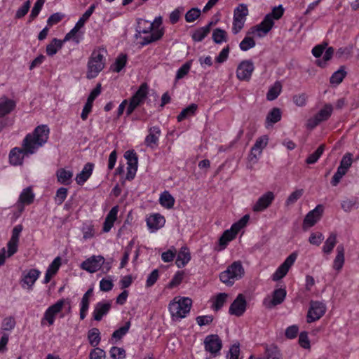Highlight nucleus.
<instances>
[{
    "label": "nucleus",
    "instance_id": "1",
    "mask_svg": "<svg viewBox=\"0 0 359 359\" xmlns=\"http://www.w3.org/2000/svg\"><path fill=\"white\" fill-rule=\"evenodd\" d=\"M50 130L47 125H40L32 133L27 134L22 141V147H15L10 151L9 161L13 165L22 164L25 156L34 154L48 141Z\"/></svg>",
    "mask_w": 359,
    "mask_h": 359
},
{
    "label": "nucleus",
    "instance_id": "2",
    "mask_svg": "<svg viewBox=\"0 0 359 359\" xmlns=\"http://www.w3.org/2000/svg\"><path fill=\"white\" fill-rule=\"evenodd\" d=\"M244 269L240 262H234L224 271L219 274L220 280L227 285H232L234 282L243 277Z\"/></svg>",
    "mask_w": 359,
    "mask_h": 359
},
{
    "label": "nucleus",
    "instance_id": "3",
    "mask_svg": "<svg viewBox=\"0 0 359 359\" xmlns=\"http://www.w3.org/2000/svg\"><path fill=\"white\" fill-rule=\"evenodd\" d=\"M105 59L104 55L99 51H93L88 60L86 77L88 79L95 78L104 69Z\"/></svg>",
    "mask_w": 359,
    "mask_h": 359
},
{
    "label": "nucleus",
    "instance_id": "4",
    "mask_svg": "<svg viewBox=\"0 0 359 359\" xmlns=\"http://www.w3.org/2000/svg\"><path fill=\"white\" fill-rule=\"evenodd\" d=\"M192 300L189 297H183L176 301V298L169 304V311L172 318H182L189 313Z\"/></svg>",
    "mask_w": 359,
    "mask_h": 359
},
{
    "label": "nucleus",
    "instance_id": "5",
    "mask_svg": "<svg viewBox=\"0 0 359 359\" xmlns=\"http://www.w3.org/2000/svg\"><path fill=\"white\" fill-rule=\"evenodd\" d=\"M66 302L69 304V301L65 299H59L54 304L49 306L45 311L43 317L41 319V325H44L45 321L48 322L49 325H53L55 322V316L62 311Z\"/></svg>",
    "mask_w": 359,
    "mask_h": 359
},
{
    "label": "nucleus",
    "instance_id": "6",
    "mask_svg": "<svg viewBox=\"0 0 359 359\" xmlns=\"http://www.w3.org/2000/svg\"><path fill=\"white\" fill-rule=\"evenodd\" d=\"M203 344L205 351L210 353L213 357L219 355L222 348V341L217 334L206 336Z\"/></svg>",
    "mask_w": 359,
    "mask_h": 359
},
{
    "label": "nucleus",
    "instance_id": "7",
    "mask_svg": "<svg viewBox=\"0 0 359 359\" xmlns=\"http://www.w3.org/2000/svg\"><path fill=\"white\" fill-rule=\"evenodd\" d=\"M326 306L324 303L318 301H311L307 314V322L312 323L319 320L325 313Z\"/></svg>",
    "mask_w": 359,
    "mask_h": 359
},
{
    "label": "nucleus",
    "instance_id": "8",
    "mask_svg": "<svg viewBox=\"0 0 359 359\" xmlns=\"http://www.w3.org/2000/svg\"><path fill=\"white\" fill-rule=\"evenodd\" d=\"M127 160V174L126 179L132 180L134 179L137 170L138 158L137 154L133 150H128L124 154Z\"/></svg>",
    "mask_w": 359,
    "mask_h": 359
},
{
    "label": "nucleus",
    "instance_id": "9",
    "mask_svg": "<svg viewBox=\"0 0 359 359\" xmlns=\"http://www.w3.org/2000/svg\"><path fill=\"white\" fill-rule=\"evenodd\" d=\"M95 4H92L88 10L82 15L78 22L76 23L74 27L67 33L65 38L64 41H67L75 36L79 30L83 27L85 22L89 19L95 9Z\"/></svg>",
    "mask_w": 359,
    "mask_h": 359
},
{
    "label": "nucleus",
    "instance_id": "10",
    "mask_svg": "<svg viewBox=\"0 0 359 359\" xmlns=\"http://www.w3.org/2000/svg\"><path fill=\"white\" fill-rule=\"evenodd\" d=\"M255 69V66L250 60L242 61L236 69V76L240 81H249Z\"/></svg>",
    "mask_w": 359,
    "mask_h": 359
},
{
    "label": "nucleus",
    "instance_id": "11",
    "mask_svg": "<svg viewBox=\"0 0 359 359\" xmlns=\"http://www.w3.org/2000/svg\"><path fill=\"white\" fill-rule=\"evenodd\" d=\"M323 212V206L318 205L313 210L309 211L303 222V229L307 230L314 226L321 218Z\"/></svg>",
    "mask_w": 359,
    "mask_h": 359
},
{
    "label": "nucleus",
    "instance_id": "12",
    "mask_svg": "<svg viewBox=\"0 0 359 359\" xmlns=\"http://www.w3.org/2000/svg\"><path fill=\"white\" fill-rule=\"evenodd\" d=\"M297 255L296 252L290 254L284 262L277 269L276 272L273 274L272 279L274 281H277L283 278L288 272L290 268L293 265Z\"/></svg>",
    "mask_w": 359,
    "mask_h": 359
},
{
    "label": "nucleus",
    "instance_id": "13",
    "mask_svg": "<svg viewBox=\"0 0 359 359\" xmlns=\"http://www.w3.org/2000/svg\"><path fill=\"white\" fill-rule=\"evenodd\" d=\"M102 264H104V257L93 255L81 263V268L93 273L100 269Z\"/></svg>",
    "mask_w": 359,
    "mask_h": 359
},
{
    "label": "nucleus",
    "instance_id": "14",
    "mask_svg": "<svg viewBox=\"0 0 359 359\" xmlns=\"http://www.w3.org/2000/svg\"><path fill=\"white\" fill-rule=\"evenodd\" d=\"M275 199V195L272 191H267L262 195L253 205V212H260L269 208Z\"/></svg>",
    "mask_w": 359,
    "mask_h": 359
},
{
    "label": "nucleus",
    "instance_id": "15",
    "mask_svg": "<svg viewBox=\"0 0 359 359\" xmlns=\"http://www.w3.org/2000/svg\"><path fill=\"white\" fill-rule=\"evenodd\" d=\"M22 229V226L18 224L14 226L12 230L11 237L7 243L8 257L13 256L18 251L20 236Z\"/></svg>",
    "mask_w": 359,
    "mask_h": 359
},
{
    "label": "nucleus",
    "instance_id": "16",
    "mask_svg": "<svg viewBox=\"0 0 359 359\" xmlns=\"http://www.w3.org/2000/svg\"><path fill=\"white\" fill-rule=\"evenodd\" d=\"M101 93V84L98 83L96 87L91 91L89 96L88 97L87 101L83 108L81 118L82 120L85 121L87 119L88 114L92 111L93 103L95 98L100 94Z\"/></svg>",
    "mask_w": 359,
    "mask_h": 359
},
{
    "label": "nucleus",
    "instance_id": "17",
    "mask_svg": "<svg viewBox=\"0 0 359 359\" xmlns=\"http://www.w3.org/2000/svg\"><path fill=\"white\" fill-rule=\"evenodd\" d=\"M269 138L266 135L259 137L257 139L252 146L249 156L250 161L257 162L258 157L261 155L262 150L266 147Z\"/></svg>",
    "mask_w": 359,
    "mask_h": 359
},
{
    "label": "nucleus",
    "instance_id": "18",
    "mask_svg": "<svg viewBox=\"0 0 359 359\" xmlns=\"http://www.w3.org/2000/svg\"><path fill=\"white\" fill-rule=\"evenodd\" d=\"M246 300L243 294H239L231 304L229 313L236 316H241L246 310Z\"/></svg>",
    "mask_w": 359,
    "mask_h": 359
},
{
    "label": "nucleus",
    "instance_id": "19",
    "mask_svg": "<svg viewBox=\"0 0 359 359\" xmlns=\"http://www.w3.org/2000/svg\"><path fill=\"white\" fill-rule=\"evenodd\" d=\"M274 25L271 15H266L262 22L252 28L251 33H257L258 36L262 37L266 34Z\"/></svg>",
    "mask_w": 359,
    "mask_h": 359
},
{
    "label": "nucleus",
    "instance_id": "20",
    "mask_svg": "<svg viewBox=\"0 0 359 359\" xmlns=\"http://www.w3.org/2000/svg\"><path fill=\"white\" fill-rule=\"evenodd\" d=\"M286 290L283 288L276 289L273 291L272 298H265L264 300V304L269 309L280 304L285 299Z\"/></svg>",
    "mask_w": 359,
    "mask_h": 359
},
{
    "label": "nucleus",
    "instance_id": "21",
    "mask_svg": "<svg viewBox=\"0 0 359 359\" xmlns=\"http://www.w3.org/2000/svg\"><path fill=\"white\" fill-rule=\"evenodd\" d=\"M16 103L14 100L6 96L0 97V118L10 114L15 108Z\"/></svg>",
    "mask_w": 359,
    "mask_h": 359
},
{
    "label": "nucleus",
    "instance_id": "22",
    "mask_svg": "<svg viewBox=\"0 0 359 359\" xmlns=\"http://www.w3.org/2000/svg\"><path fill=\"white\" fill-rule=\"evenodd\" d=\"M148 94V86L146 83H143L140 85L139 89L132 96L130 101L134 103L135 105L139 107L141 105Z\"/></svg>",
    "mask_w": 359,
    "mask_h": 359
},
{
    "label": "nucleus",
    "instance_id": "23",
    "mask_svg": "<svg viewBox=\"0 0 359 359\" xmlns=\"http://www.w3.org/2000/svg\"><path fill=\"white\" fill-rule=\"evenodd\" d=\"M164 224L165 219L159 214H154L147 219V224L152 232L162 227Z\"/></svg>",
    "mask_w": 359,
    "mask_h": 359
},
{
    "label": "nucleus",
    "instance_id": "24",
    "mask_svg": "<svg viewBox=\"0 0 359 359\" xmlns=\"http://www.w3.org/2000/svg\"><path fill=\"white\" fill-rule=\"evenodd\" d=\"M94 164L92 163H87L81 172L77 174L76 177V182L79 185H83L91 176Z\"/></svg>",
    "mask_w": 359,
    "mask_h": 359
},
{
    "label": "nucleus",
    "instance_id": "25",
    "mask_svg": "<svg viewBox=\"0 0 359 359\" xmlns=\"http://www.w3.org/2000/svg\"><path fill=\"white\" fill-rule=\"evenodd\" d=\"M60 265L61 258L60 257H55L46 270L43 283L47 284L50 282L51 278L57 272Z\"/></svg>",
    "mask_w": 359,
    "mask_h": 359
},
{
    "label": "nucleus",
    "instance_id": "26",
    "mask_svg": "<svg viewBox=\"0 0 359 359\" xmlns=\"http://www.w3.org/2000/svg\"><path fill=\"white\" fill-rule=\"evenodd\" d=\"M239 231L232 225L230 229L226 230L219 239V245L221 246L219 250L224 249L228 243L232 241Z\"/></svg>",
    "mask_w": 359,
    "mask_h": 359
},
{
    "label": "nucleus",
    "instance_id": "27",
    "mask_svg": "<svg viewBox=\"0 0 359 359\" xmlns=\"http://www.w3.org/2000/svg\"><path fill=\"white\" fill-rule=\"evenodd\" d=\"M111 309V303L98 302L93 311V318L95 320L100 321L102 317L106 315Z\"/></svg>",
    "mask_w": 359,
    "mask_h": 359
},
{
    "label": "nucleus",
    "instance_id": "28",
    "mask_svg": "<svg viewBox=\"0 0 359 359\" xmlns=\"http://www.w3.org/2000/svg\"><path fill=\"white\" fill-rule=\"evenodd\" d=\"M161 130L158 127H151L149 130V135L145 138V144L147 147L154 148L157 144Z\"/></svg>",
    "mask_w": 359,
    "mask_h": 359
},
{
    "label": "nucleus",
    "instance_id": "29",
    "mask_svg": "<svg viewBox=\"0 0 359 359\" xmlns=\"http://www.w3.org/2000/svg\"><path fill=\"white\" fill-rule=\"evenodd\" d=\"M191 259V254L187 246H182L177 254L176 265L178 268L184 267Z\"/></svg>",
    "mask_w": 359,
    "mask_h": 359
},
{
    "label": "nucleus",
    "instance_id": "30",
    "mask_svg": "<svg viewBox=\"0 0 359 359\" xmlns=\"http://www.w3.org/2000/svg\"><path fill=\"white\" fill-rule=\"evenodd\" d=\"M39 275L40 271L39 270L34 269H30L27 273H23L22 281L28 286L29 289H32Z\"/></svg>",
    "mask_w": 359,
    "mask_h": 359
},
{
    "label": "nucleus",
    "instance_id": "31",
    "mask_svg": "<svg viewBox=\"0 0 359 359\" xmlns=\"http://www.w3.org/2000/svg\"><path fill=\"white\" fill-rule=\"evenodd\" d=\"M344 247L343 245H339L337 247V255L333 262V268L337 271H340L344 264Z\"/></svg>",
    "mask_w": 359,
    "mask_h": 359
},
{
    "label": "nucleus",
    "instance_id": "32",
    "mask_svg": "<svg viewBox=\"0 0 359 359\" xmlns=\"http://www.w3.org/2000/svg\"><path fill=\"white\" fill-rule=\"evenodd\" d=\"M56 176L57 181L62 184L68 185L72 182L73 172L70 170H67L65 168H60L57 170Z\"/></svg>",
    "mask_w": 359,
    "mask_h": 359
},
{
    "label": "nucleus",
    "instance_id": "33",
    "mask_svg": "<svg viewBox=\"0 0 359 359\" xmlns=\"http://www.w3.org/2000/svg\"><path fill=\"white\" fill-rule=\"evenodd\" d=\"M281 119V111L279 108H273L267 114L266 118V127L272 126L274 123Z\"/></svg>",
    "mask_w": 359,
    "mask_h": 359
},
{
    "label": "nucleus",
    "instance_id": "34",
    "mask_svg": "<svg viewBox=\"0 0 359 359\" xmlns=\"http://www.w3.org/2000/svg\"><path fill=\"white\" fill-rule=\"evenodd\" d=\"M63 40H59L56 38L53 39L51 42L46 46V53L49 56H53L57 53V50L62 48Z\"/></svg>",
    "mask_w": 359,
    "mask_h": 359
},
{
    "label": "nucleus",
    "instance_id": "35",
    "mask_svg": "<svg viewBox=\"0 0 359 359\" xmlns=\"http://www.w3.org/2000/svg\"><path fill=\"white\" fill-rule=\"evenodd\" d=\"M337 244V235L334 233H330L326 239L323 247V252L325 254L330 255Z\"/></svg>",
    "mask_w": 359,
    "mask_h": 359
},
{
    "label": "nucleus",
    "instance_id": "36",
    "mask_svg": "<svg viewBox=\"0 0 359 359\" xmlns=\"http://www.w3.org/2000/svg\"><path fill=\"white\" fill-rule=\"evenodd\" d=\"M163 35V32L160 29L153 31L150 35L142 38V41L140 42L142 46H146L154 41L160 39Z\"/></svg>",
    "mask_w": 359,
    "mask_h": 359
},
{
    "label": "nucleus",
    "instance_id": "37",
    "mask_svg": "<svg viewBox=\"0 0 359 359\" xmlns=\"http://www.w3.org/2000/svg\"><path fill=\"white\" fill-rule=\"evenodd\" d=\"M154 29V23H151L147 20H140L138 22V25L137 27V34L135 35L136 38L141 34H149Z\"/></svg>",
    "mask_w": 359,
    "mask_h": 359
},
{
    "label": "nucleus",
    "instance_id": "38",
    "mask_svg": "<svg viewBox=\"0 0 359 359\" xmlns=\"http://www.w3.org/2000/svg\"><path fill=\"white\" fill-rule=\"evenodd\" d=\"M160 204L168 209L172 208L175 203V198L167 191L163 192L159 198Z\"/></svg>",
    "mask_w": 359,
    "mask_h": 359
},
{
    "label": "nucleus",
    "instance_id": "39",
    "mask_svg": "<svg viewBox=\"0 0 359 359\" xmlns=\"http://www.w3.org/2000/svg\"><path fill=\"white\" fill-rule=\"evenodd\" d=\"M88 339L92 346L97 347L101 341L100 330L95 327L90 329L88 332Z\"/></svg>",
    "mask_w": 359,
    "mask_h": 359
},
{
    "label": "nucleus",
    "instance_id": "40",
    "mask_svg": "<svg viewBox=\"0 0 359 359\" xmlns=\"http://www.w3.org/2000/svg\"><path fill=\"white\" fill-rule=\"evenodd\" d=\"M346 75L344 67H341L339 69L332 74L330 79L331 84L339 85L341 83Z\"/></svg>",
    "mask_w": 359,
    "mask_h": 359
},
{
    "label": "nucleus",
    "instance_id": "41",
    "mask_svg": "<svg viewBox=\"0 0 359 359\" xmlns=\"http://www.w3.org/2000/svg\"><path fill=\"white\" fill-rule=\"evenodd\" d=\"M34 195L32 193V189L27 187L22 191L20 195L19 202L23 204H30L33 202Z\"/></svg>",
    "mask_w": 359,
    "mask_h": 359
},
{
    "label": "nucleus",
    "instance_id": "42",
    "mask_svg": "<svg viewBox=\"0 0 359 359\" xmlns=\"http://www.w3.org/2000/svg\"><path fill=\"white\" fill-rule=\"evenodd\" d=\"M198 106L196 104H191L187 107L184 108L180 114L177 116V119L179 122L183 121L187 117L192 116L197 110Z\"/></svg>",
    "mask_w": 359,
    "mask_h": 359
},
{
    "label": "nucleus",
    "instance_id": "43",
    "mask_svg": "<svg viewBox=\"0 0 359 359\" xmlns=\"http://www.w3.org/2000/svg\"><path fill=\"white\" fill-rule=\"evenodd\" d=\"M212 38L215 43L220 44L227 41V33L224 29L217 28L214 29Z\"/></svg>",
    "mask_w": 359,
    "mask_h": 359
},
{
    "label": "nucleus",
    "instance_id": "44",
    "mask_svg": "<svg viewBox=\"0 0 359 359\" xmlns=\"http://www.w3.org/2000/svg\"><path fill=\"white\" fill-rule=\"evenodd\" d=\"M332 112V107L331 104H326L319 112L314 116L318 121L322 122L326 121L331 116Z\"/></svg>",
    "mask_w": 359,
    "mask_h": 359
},
{
    "label": "nucleus",
    "instance_id": "45",
    "mask_svg": "<svg viewBox=\"0 0 359 359\" xmlns=\"http://www.w3.org/2000/svg\"><path fill=\"white\" fill-rule=\"evenodd\" d=\"M126 62L127 55L126 54H121L117 57L115 62L111 65V68L112 71L115 72H120L126 66Z\"/></svg>",
    "mask_w": 359,
    "mask_h": 359
},
{
    "label": "nucleus",
    "instance_id": "46",
    "mask_svg": "<svg viewBox=\"0 0 359 359\" xmlns=\"http://www.w3.org/2000/svg\"><path fill=\"white\" fill-rule=\"evenodd\" d=\"M282 89V86L280 82L277 81L274 83V85L269 88L267 94L266 98L268 100L272 101L278 97L280 95Z\"/></svg>",
    "mask_w": 359,
    "mask_h": 359
},
{
    "label": "nucleus",
    "instance_id": "47",
    "mask_svg": "<svg viewBox=\"0 0 359 359\" xmlns=\"http://www.w3.org/2000/svg\"><path fill=\"white\" fill-rule=\"evenodd\" d=\"M324 150H325V145L320 144L313 153H312L307 157V158L306 160V163L313 164V163H316L318 161V160L319 159V158L323 154Z\"/></svg>",
    "mask_w": 359,
    "mask_h": 359
},
{
    "label": "nucleus",
    "instance_id": "48",
    "mask_svg": "<svg viewBox=\"0 0 359 359\" xmlns=\"http://www.w3.org/2000/svg\"><path fill=\"white\" fill-rule=\"evenodd\" d=\"M248 15V6L245 4H241L240 6L236 8L234 11L233 18H237L238 20H245L246 19V16Z\"/></svg>",
    "mask_w": 359,
    "mask_h": 359
},
{
    "label": "nucleus",
    "instance_id": "49",
    "mask_svg": "<svg viewBox=\"0 0 359 359\" xmlns=\"http://www.w3.org/2000/svg\"><path fill=\"white\" fill-rule=\"evenodd\" d=\"M130 327V322L128 321L125 325L115 330L112 334V339H121L128 332Z\"/></svg>",
    "mask_w": 359,
    "mask_h": 359
},
{
    "label": "nucleus",
    "instance_id": "50",
    "mask_svg": "<svg viewBox=\"0 0 359 359\" xmlns=\"http://www.w3.org/2000/svg\"><path fill=\"white\" fill-rule=\"evenodd\" d=\"M46 0H36L29 15V22L34 20L40 13Z\"/></svg>",
    "mask_w": 359,
    "mask_h": 359
},
{
    "label": "nucleus",
    "instance_id": "51",
    "mask_svg": "<svg viewBox=\"0 0 359 359\" xmlns=\"http://www.w3.org/2000/svg\"><path fill=\"white\" fill-rule=\"evenodd\" d=\"M112 359H123L126 358V351L123 348L112 346L109 351Z\"/></svg>",
    "mask_w": 359,
    "mask_h": 359
},
{
    "label": "nucleus",
    "instance_id": "52",
    "mask_svg": "<svg viewBox=\"0 0 359 359\" xmlns=\"http://www.w3.org/2000/svg\"><path fill=\"white\" fill-rule=\"evenodd\" d=\"M255 41L252 37L245 36L240 43L239 47L241 50L247 51L255 46Z\"/></svg>",
    "mask_w": 359,
    "mask_h": 359
},
{
    "label": "nucleus",
    "instance_id": "53",
    "mask_svg": "<svg viewBox=\"0 0 359 359\" xmlns=\"http://www.w3.org/2000/svg\"><path fill=\"white\" fill-rule=\"evenodd\" d=\"M208 33V28L203 27L194 32L192 34V39L195 41H201L206 37Z\"/></svg>",
    "mask_w": 359,
    "mask_h": 359
},
{
    "label": "nucleus",
    "instance_id": "54",
    "mask_svg": "<svg viewBox=\"0 0 359 359\" xmlns=\"http://www.w3.org/2000/svg\"><path fill=\"white\" fill-rule=\"evenodd\" d=\"M227 294L226 293H219L217 295L212 304V308L215 311L219 310L226 301Z\"/></svg>",
    "mask_w": 359,
    "mask_h": 359
},
{
    "label": "nucleus",
    "instance_id": "55",
    "mask_svg": "<svg viewBox=\"0 0 359 359\" xmlns=\"http://www.w3.org/2000/svg\"><path fill=\"white\" fill-rule=\"evenodd\" d=\"M266 359H281V354L276 346L266 347Z\"/></svg>",
    "mask_w": 359,
    "mask_h": 359
},
{
    "label": "nucleus",
    "instance_id": "56",
    "mask_svg": "<svg viewBox=\"0 0 359 359\" xmlns=\"http://www.w3.org/2000/svg\"><path fill=\"white\" fill-rule=\"evenodd\" d=\"M201 15L200 9L197 8H192L187 12L185 15V20L187 22H192L199 18Z\"/></svg>",
    "mask_w": 359,
    "mask_h": 359
},
{
    "label": "nucleus",
    "instance_id": "57",
    "mask_svg": "<svg viewBox=\"0 0 359 359\" xmlns=\"http://www.w3.org/2000/svg\"><path fill=\"white\" fill-rule=\"evenodd\" d=\"M67 189L65 187H60L57 190L55 201L57 205H61L65 201L67 196Z\"/></svg>",
    "mask_w": 359,
    "mask_h": 359
},
{
    "label": "nucleus",
    "instance_id": "58",
    "mask_svg": "<svg viewBox=\"0 0 359 359\" xmlns=\"http://www.w3.org/2000/svg\"><path fill=\"white\" fill-rule=\"evenodd\" d=\"M341 208L345 212H350L353 208H358L357 201L355 199H346L341 203Z\"/></svg>",
    "mask_w": 359,
    "mask_h": 359
},
{
    "label": "nucleus",
    "instance_id": "59",
    "mask_svg": "<svg viewBox=\"0 0 359 359\" xmlns=\"http://www.w3.org/2000/svg\"><path fill=\"white\" fill-rule=\"evenodd\" d=\"M352 164V154L351 153H346L342 158L340 162L339 168H342L344 170L348 171V168Z\"/></svg>",
    "mask_w": 359,
    "mask_h": 359
},
{
    "label": "nucleus",
    "instance_id": "60",
    "mask_svg": "<svg viewBox=\"0 0 359 359\" xmlns=\"http://www.w3.org/2000/svg\"><path fill=\"white\" fill-rule=\"evenodd\" d=\"M303 189H297L291 193L286 200V205H289L294 203L299 198H300V197L303 195Z\"/></svg>",
    "mask_w": 359,
    "mask_h": 359
},
{
    "label": "nucleus",
    "instance_id": "61",
    "mask_svg": "<svg viewBox=\"0 0 359 359\" xmlns=\"http://www.w3.org/2000/svg\"><path fill=\"white\" fill-rule=\"evenodd\" d=\"M106 353L105 351L98 347L93 349L89 354V359H105Z\"/></svg>",
    "mask_w": 359,
    "mask_h": 359
},
{
    "label": "nucleus",
    "instance_id": "62",
    "mask_svg": "<svg viewBox=\"0 0 359 359\" xmlns=\"http://www.w3.org/2000/svg\"><path fill=\"white\" fill-rule=\"evenodd\" d=\"M159 277L158 270L154 269L153 270L148 276L147 279L146 280V287H150L153 286L156 282L157 281Z\"/></svg>",
    "mask_w": 359,
    "mask_h": 359
},
{
    "label": "nucleus",
    "instance_id": "63",
    "mask_svg": "<svg viewBox=\"0 0 359 359\" xmlns=\"http://www.w3.org/2000/svg\"><path fill=\"white\" fill-rule=\"evenodd\" d=\"M346 170H344L342 168L338 167L337 172L334 173L331 180L332 185L334 187L337 186L339 183L341 179L343 177L344 175H346Z\"/></svg>",
    "mask_w": 359,
    "mask_h": 359
},
{
    "label": "nucleus",
    "instance_id": "64",
    "mask_svg": "<svg viewBox=\"0 0 359 359\" xmlns=\"http://www.w3.org/2000/svg\"><path fill=\"white\" fill-rule=\"evenodd\" d=\"M324 239V236L322 233L318 232V233H312L309 238V242L311 245H314L316 246H318L320 245L322 241Z\"/></svg>",
    "mask_w": 359,
    "mask_h": 359
}]
</instances>
